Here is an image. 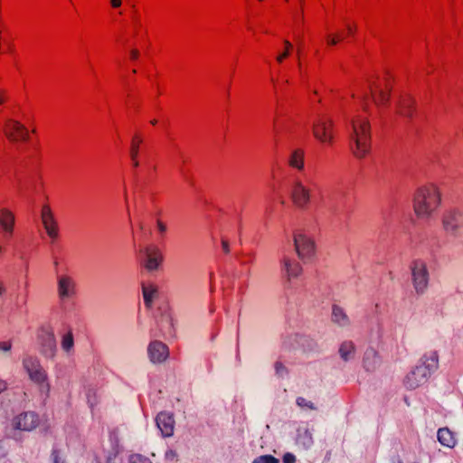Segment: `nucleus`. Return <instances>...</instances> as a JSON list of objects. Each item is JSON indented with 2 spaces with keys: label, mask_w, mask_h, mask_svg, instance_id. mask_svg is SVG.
I'll use <instances>...</instances> for the list:
<instances>
[{
  "label": "nucleus",
  "mask_w": 463,
  "mask_h": 463,
  "mask_svg": "<svg viewBox=\"0 0 463 463\" xmlns=\"http://www.w3.org/2000/svg\"><path fill=\"white\" fill-rule=\"evenodd\" d=\"M252 463H279V460L272 455H261L254 458Z\"/></svg>",
  "instance_id": "2f4dec72"
},
{
  "label": "nucleus",
  "mask_w": 463,
  "mask_h": 463,
  "mask_svg": "<svg viewBox=\"0 0 463 463\" xmlns=\"http://www.w3.org/2000/svg\"><path fill=\"white\" fill-rule=\"evenodd\" d=\"M288 165L298 170L304 168V152L301 149H296L292 151L289 158Z\"/></svg>",
  "instance_id": "b1692460"
},
{
  "label": "nucleus",
  "mask_w": 463,
  "mask_h": 463,
  "mask_svg": "<svg viewBox=\"0 0 463 463\" xmlns=\"http://www.w3.org/2000/svg\"><path fill=\"white\" fill-rule=\"evenodd\" d=\"M341 39V36L338 34L335 36L328 35L326 41L329 45H335Z\"/></svg>",
  "instance_id": "4c0bfd02"
},
{
  "label": "nucleus",
  "mask_w": 463,
  "mask_h": 463,
  "mask_svg": "<svg viewBox=\"0 0 463 463\" xmlns=\"http://www.w3.org/2000/svg\"><path fill=\"white\" fill-rule=\"evenodd\" d=\"M377 355L373 350L367 351L364 357V366L367 371L373 370L375 368Z\"/></svg>",
  "instance_id": "c85d7f7f"
},
{
  "label": "nucleus",
  "mask_w": 463,
  "mask_h": 463,
  "mask_svg": "<svg viewBox=\"0 0 463 463\" xmlns=\"http://www.w3.org/2000/svg\"><path fill=\"white\" fill-rule=\"evenodd\" d=\"M131 463H152L148 458L141 455H135L131 457Z\"/></svg>",
  "instance_id": "f704fd0d"
},
{
  "label": "nucleus",
  "mask_w": 463,
  "mask_h": 463,
  "mask_svg": "<svg viewBox=\"0 0 463 463\" xmlns=\"http://www.w3.org/2000/svg\"><path fill=\"white\" fill-rule=\"evenodd\" d=\"M156 122H157V121H156V119L151 120V124H152V125H156Z\"/></svg>",
  "instance_id": "09e8293b"
},
{
  "label": "nucleus",
  "mask_w": 463,
  "mask_h": 463,
  "mask_svg": "<svg viewBox=\"0 0 463 463\" xmlns=\"http://www.w3.org/2000/svg\"><path fill=\"white\" fill-rule=\"evenodd\" d=\"M7 388V384L4 380H0V393Z\"/></svg>",
  "instance_id": "c03bdc74"
},
{
  "label": "nucleus",
  "mask_w": 463,
  "mask_h": 463,
  "mask_svg": "<svg viewBox=\"0 0 463 463\" xmlns=\"http://www.w3.org/2000/svg\"><path fill=\"white\" fill-rule=\"evenodd\" d=\"M293 203L301 209L307 208L311 198V190L304 183L297 178L294 180L291 189Z\"/></svg>",
  "instance_id": "6e6552de"
},
{
  "label": "nucleus",
  "mask_w": 463,
  "mask_h": 463,
  "mask_svg": "<svg viewBox=\"0 0 463 463\" xmlns=\"http://www.w3.org/2000/svg\"><path fill=\"white\" fill-rule=\"evenodd\" d=\"M2 103H3V99H2V97H0V104H2Z\"/></svg>",
  "instance_id": "3c124183"
},
{
  "label": "nucleus",
  "mask_w": 463,
  "mask_h": 463,
  "mask_svg": "<svg viewBox=\"0 0 463 463\" xmlns=\"http://www.w3.org/2000/svg\"><path fill=\"white\" fill-rule=\"evenodd\" d=\"M147 354L149 360L153 364H161L166 360L169 355L168 347L160 341H153L148 345Z\"/></svg>",
  "instance_id": "ddd939ff"
},
{
  "label": "nucleus",
  "mask_w": 463,
  "mask_h": 463,
  "mask_svg": "<svg viewBox=\"0 0 463 463\" xmlns=\"http://www.w3.org/2000/svg\"><path fill=\"white\" fill-rule=\"evenodd\" d=\"M12 349L11 341H1L0 342V351L3 353H8Z\"/></svg>",
  "instance_id": "c9c22d12"
},
{
  "label": "nucleus",
  "mask_w": 463,
  "mask_h": 463,
  "mask_svg": "<svg viewBox=\"0 0 463 463\" xmlns=\"http://www.w3.org/2000/svg\"><path fill=\"white\" fill-rule=\"evenodd\" d=\"M437 436L439 442L447 448L452 449L457 444L454 433L449 428L439 429Z\"/></svg>",
  "instance_id": "4be33fe9"
},
{
  "label": "nucleus",
  "mask_w": 463,
  "mask_h": 463,
  "mask_svg": "<svg viewBox=\"0 0 463 463\" xmlns=\"http://www.w3.org/2000/svg\"><path fill=\"white\" fill-rule=\"evenodd\" d=\"M110 3L113 7L117 8L121 5L122 1L121 0H111Z\"/></svg>",
  "instance_id": "79ce46f5"
},
{
  "label": "nucleus",
  "mask_w": 463,
  "mask_h": 463,
  "mask_svg": "<svg viewBox=\"0 0 463 463\" xmlns=\"http://www.w3.org/2000/svg\"><path fill=\"white\" fill-rule=\"evenodd\" d=\"M439 203L440 195L436 186H422L414 194V212L420 218H428L438 208Z\"/></svg>",
  "instance_id": "7ed1b4c3"
},
{
  "label": "nucleus",
  "mask_w": 463,
  "mask_h": 463,
  "mask_svg": "<svg viewBox=\"0 0 463 463\" xmlns=\"http://www.w3.org/2000/svg\"><path fill=\"white\" fill-rule=\"evenodd\" d=\"M141 142H142V139L136 136L133 137V140L131 143L130 156H131L134 167H137L139 165V163L137 158V155H138L139 144Z\"/></svg>",
  "instance_id": "cd10ccee"
},
{
  "label": "nucleus",
  "mask_w": 463,
  "mask_h": 463,
  "mask_svg": "<svg viewBox=\"0 0 463 463\" xmlns=\"http://www.w3.org/2000/svg\"><path fill=\"white\" fill-rule=\"evenodd\" d=\"M283 43L285 45V51L279 53L276 58L277 61L279 63H281L286 58L289 56L290 50L293 47L291 43L288 40H284Z\"/></svg>",
  "instance_id": "7c9ffc66"
},
{
  "label": "nucleus",
  "mask_w": 463,
  "mask_h": 463,
  "mask_svg": "<svg viewBox=\"0 0 463 463\" xmlns=\"http://www.w3.org/2000/svg\"><path fill=\"white\" fill-rule=\"evenodd\" d=\"M23 367L28 373L30 380L38 384L43 392L48 393L50 385L47 383V373L40 360L36 356L25 355L23 359Z\"/></svg>",
  "instance_id": "39448f33"
},
{
  "label": "nucleus",
  "mask_w": 463,
  "mask_h": 463,
  "mask_svg": "<svg viewBox=\"0 0 463 463\" xmlns=\"http://www.w3.org/2000/svg\"><path fill=\"white\" fill-rule=\"evenodd\" d=\"M415 109V100L409 97L405 96L401 98L398 102V113L407 118H412L413 113Z\"/></svg>",
  "instance_id": "412c9836"
},
{
  "label": "nucleus",
  "mask_w": 463,
  "mask_h": 463,
  "mask_svg": "<svg viewBox=\"0 0 463 463\" xmlns=\"http://www.w3.org/2000/svg\"><path fill=\"white\" fill-rule=\"evenodd\" d=\"M371 95L373 102L377 106L385 105L388 103L390 99V90H384L382 89H379L377 92H375L373 88L371 87Z\"/></svg>",
  "instance_id": "393cba45"
},
{
  "label": "nucleus",
  "mask_w": 463,
  "mask_h": 463,
  "mask_svg": "<svg viewBox=\"0 0 463 463\" xmlns=\"http://www.w3.org/2000/svg\"><path fill=\"white\" fill-rule=\"evenodd\" d=\"M52 463H64V460L61 458L60 453L57 449L52 451Z\"/></svg>",
  "instance_id": "e433bc0d"
},
{
  "label": "nucleus",
  "mask_w": 463,
  "mask_h": 463,
  "mask_svg": "<svg viewBox=\"0 0 463 463\" xmlns=\"http://www.w3.org/2000/svg\"><path fill=\"white\" fill-rule=\"evenodd\" d=\"M40 354L47 359H53L57 352V342L51 326H42L37 334Z\"/></svg>",
  "instance_id": "423d86ee"
},
{
  "label": "nucleus",
  "mask_w": 463,
  "mask_h": 463,
  "mask_svg": "<svg viewBox=\"0 0 463 463\" xmlns=\"http://www.w3.org/2000/svg\"><path fill=\"white\" fill-rule=\"evenodd\" d=\"M302 272V268L300 264L285 256L281 260V273L287 278L288 282H290L291 279L298 278Z\"/></svg>",
  "instance_id": "dca6fc26"
},
{
  "label": "nucleus",
  "mask_w": 463,
  "mask_h": 463,
  "mask_svg": "<svg viewBox=\"0 0 463 463\" xmlns=\"http://www.w3.org/2000/svg\"><path fill=\"white\" fill-rule=\"evenodd\" d=\"M157 428L164 437H172L175 430V419L173 414L161 411L156 418Z\"/></svg>",
  "instance_id": "2eb2a0df"
},
{
  "label": "nucleus",
  "mask_w": 463,
  "mask_h": 463,
  "mask_svg": "<svg viewBox=\"0 0 463 463\" xmlns=\"http://www.w3.org/2000/svg\"><path fill=\"white\" fill-rule=\"evenodd\" d=\"M351 142L354 143L351 148L354 155L358 158L364 157L370 149V125L366 118L356 117L351 119Z\"/></svg>",
  "instance_id": "f03ea898"
},
{
  "label": "nucleus",
  "mask_w": 463,
  "mask_h": 463,
  "mask_svg": "<svg viewBox=\"0 0 463 463\" xmlns=\"http://www.w3.org/2000/svg\"><path fill=\"white\" fill-rule=\"evenodd\" d=\"M57 294L62 301L73 298L76 295L74 279L67 275L59 276L57 279Z\"/></svg>",
  "instance_id": "9b49d317"
},
{
  "label": "nucleus",
  "mask_w": 463,
  "mask_h": 463,
  "mask_svg": "<svg viewBox=\"0 0 463 463\" xmlns=\"http://www.w3.org/2000/svg\"><path fill=\"white\" fill-rule=\"evenodd\" d=\"M5 291H6V288H5V285H4V283L0 280V297H1L4 293H5Z\"/></svg>",
  "instance_id": "a18cd8bd"
},
{
  "label": "nucleus",
  "mask_w": 463,
  "mask_h": 463,
  "mask_svg": "<svg viewBox=\"0 0 463 463\" xmlns=\"http://www.w3.org/2000/svg\"><path fill=\"white\" fill-rule=\"evenodd\" d=\"M296 403L298 406H299L300 408H306V409H308V410H317L316 406L314 405V403L310 401H307L306 400L305 398L303 397H298L297 400H296Z\"/></svg>",
  "instance_id": "72a5a7b5"
},
{
  "label": "nucleus",
  "mask_w": 463,
  "mask_h": 463,
  "mask_svg": "<svg viewBox=\"0 0 463 463\" xmlns=\"http://www.w3.org/2000/svg\"><path fill=\"white\" fill-rule=\"evenodd\" d=\"M61 348L64 352L70 353L74 346V339L71 332H68L62 336Z\"/></svg>",
  "instance_id": "c756f323"
},
{
  "label": "nucleus",
  "mask_w": 463,
  "mask_h": 463,
  "mask_svg": "<svg viewBox=\"0 0 463 463\" xmlns=\"http://www.w3.org/2000/svg\"><path fill=\"white\" fill-rule=\"evenodd\" d=\"M42 221L44 229L49 237L56 239L58 237L57 222L54 219L53 213L48 205H43L42 209Z\"/></svg>",
  "instance_id": "f3484780"
},
{
  "label": "nucleus",
  "mask_w": 463,
  "mask_h": 463,
  "mask_svg": "<svg viewBox=\"0 0 463 463\" xmlns=\"http://www.w3.org/2000/svg\"><path fill=\"white\" fill-rule=\"evenodd\" d=\"M3 237H4V239H5V240H6V241H7V240H9L12 236H7V235H5V232H3Z\"/></svg>",
  "instance_id": "49530a36"
},
{
  "label": "nucleus",
  "mask_w": 463,
  "mask_h": 463,
  "mask_svg": "<svg viewBox=\"0 0 463 463\" xmlns=\"http://www.w3.org/2000/svg\"><path fill=\"white\" fill-rule=\"evenodd\" d=\"M274 368L278 377L284 378L286 375H288V369L281 362L277 361L274 364Z\"/></svg>",
  "instance_id": "473e14b6"
},
{
  "label": "nucleus",
  "mask_w": 463,
  "mask_h": 463,
  "mask_svg": "<svg viewBox=\"0 0 463 463\" xmlns=\"http://www.w3.org/2000/svg\"><path fill=\"white\" fill-rule=\"evenodd\" d=\"M438 366L439 354L437 351H430L424 354L415 367L405 376L403 380L404 386L409 390L417 389L428 382Z\"/></svg>",
  "instance_id": "f257e3e1"
},
{
  "label": "nucleus",
  "mask_w": 463,
  "mask_h": 463,
  "mask_svg": "<svg viewBox=\"0 0 463 463\" xmlns=\"http://www.w3.org/2000/svg\"><path fill=\"white\" fill-rule=\"evenodd\" d=\"M3 251V247L0 245V252Z\"/></svg>",
  "instance_id": "603ef678"
},
{
  "label": "nucleus",
  "mask_w": 463,
  "mask_h": 463,
  "mask_svg": "<svg viewBox=\"0 0 463 463\" xmlns=\"http://www.w3.org/2000/svg\"><path fill=\"white\" fill-rule=\"evenodd\" d=\"M338 353L343 361L348 362L355 356V345L352 341H345L340 345Z\"/></svg>",
  "instance_id": "5701e85b"
},
{
  "label": "nucleus",
  "mask_w": 463,
  "mask_h": 463,
  "mask_svg": "<svg viewBox=\"0 0 463 463\" xmlns=\"http://www.w3.org/2000/svg\"><path fill=\"white\" fill-rule=\"evenodd\" d=\"M411 283L418 296L426 294L430 285V272L427 263L422 260H414L411 265Z\"/></svg>",
  "instance_id": "20e7f679"
},
{
  "label": "nucleus",
  "mask_w": 463,
  "mask_h": 463,
  "mask_svg": "<svg viewBox=\"0 0 463 463\" xmlns=\"http://www.w3.org/2000/svg\"><path fill=\"white\" fill-rule=\"evenodd\" d=\"M0 228L5 235H13L14 228V215L7 208H0Z\"/></svg>",
  "instance_id": "aec40b11"
},
{
  "label": "nucleus",
  "mask_w": 463,
  "mask_h": 463,
  "mask_svg": "<svg viewBox=\"0 0 463 463\" xmlns=\"http://www.w3.org/2000/svg\"><path fill=\"white\" fill-rule=\"evenodd\" d=\"M142 293L146 307H151L153 300L156 295V289L152 286H144L142 288Z\"/></svg>",
  "instance_id": "bb28decb"
},
{
  "label": "nucleus",
  "mask_w": 463,
  "mask_h": 463,
  "mask_svg": "<svg viewBox=\"0 0 463 463\" xmlns=\"http://www.w3.org/2000/svg\"><path fill=\"white\" fill-rule=\"evenodd\" d=\"M39 424V419L36 413L27 411L19 414L13 420L14 429L24 431H31Z\"/></svg>",
  "instance_id": "f8f14e48"
},
{
  "label": "nucleus",
  "mask_w": 463,
  "mask_h": 463,
  "mask_svg": "<svg viewBox=\"0 0 463 463\" xmlns=\"http://www.w3.org/2000/svg\"><path fill=\"white\" fill-rule=\"evenodd\" d=\"M4 95V90H0V97Z\"/></svg>",
  "instance_id": "8fccbe9b"
},
{
  "label": "nucleus",
  "mask_w": 463,
  "mask_h": 463,
  "mask_svg": "<svg viewBox=\"0 0 463 463\" xmlns=\"http://www.w3.org/2000/svg\"><path fill=\"white\" fill-rule=\"evenodd\" d=\"M314 443L308 423L303 422L297 429L296 444L304 449H308Z\"/></svg>",
  "instance_id": "a211bd4d"
},
{
  "label": "nucleus",
  "mask_w": 463,
  "mask_h": 463,
  "mask_svg": "<svg viewBox=\"0 0 463 463\" xmlns=\"http://www.w3.org/2000/svg\"><path fill=\"white\" fill-rule=\"evenodd\" d=\"M294 244L298 256L303 260H310L315 253L314 241L303 234L295 235Z\"/></svg>",
  "instance_id": "9d476101"
},
{
  "label": "nucleus",
  "mask_w": 463,
  "mask_h": 463,
  "mask_svg": "<svg viewBox=\"0 0 463 463\" xmlns=\"http://www.w3.org/2000/svg\"><path fill=\"white\" fill-rule=\"evenodd\" d=\"M222 247L224 253L228 254L230 252V245L229 242L225 240L222 241Z\"/></svg>",
  "instance_id": "a19ab883"
},
{
  "label": "nucleus",
  "mask_w": 463,
  "mask_h": 463,
  "mask_svg": "<svg viewBox=\"0 0 463 463\" xmlns=\"http://www.w3.org/2000/svg\"><path fill=\"white\" fill-rule=\"evenodd\" d=\"M145 255H146V261H145V268L148 270V271H155L156 270L162 260H163V256L159 250L158 248L156 247H153V248H146L145 250Z\"/></svg>",
  "instance_id": "6ab92c4d"
},
{
  "label": "nucleus",
  "mask_w": 463,
  "mask_h": 463,
  "mask_svg": "<svg viewBox=\"0 0 463 463\" xmlns=\"http://www.w3.org/2000/svg\"><path fill=\"white\" fill-rule=\"evenodd\" d=\"M296 457L291 453H286L283 457L284 463H295Z\"/></svg>",
  "instance_id": "58836bf2"
},
{
  "label": "nucleus",
  "mask_w": 463,
  "mask_h": 463,
  "mask_svg": "<svg viewBox=\"0 0 463 463\" xmlns=\"http://www.w3.org/2000/svg\"><path fill=\"white\" fill-rule=\"evenodd\" d=\"M332 320L340 326H345L349 324V319L344 310L337 307L334 306L332 309Z\"/></svg>",
  "instance_id": "a878e982"
},
{
  "label": "nucleus",
  "mask_w": 463,
  "mask_h": 463,
  "mask_svg": "<svg viewBox=\"0 0 463 463\" xmlns=\"http://www.w3.org/2000/svg\"><path fill=\"white\" fill-rule=\"evenodd\" d=\"M442 227L449 235L459 236L463 230V209L453 208L446 211L442 217Z\"/></svg>",
  "instance_id": "0eeeda50"
},
{
  "label": "nucleus",
  "mask_w": 463,
  "mask_h": 463,
  "mask_svg": "<svg viewBox=\"0 0 463 463\" xmlns=\"http://www.w3.org/2000/svg\"><path fill=\"white\" fill-rule=\"evenodd\" d=\"M156 227H157L158 232L161 234H165V233L167 228H166V225L162 221L157 220Z\"/></svg>",
  "instance_id": "ea45409f"
},
{
  "label": "nucleus",
  "mask_w": 463,
  "mask_h": 463,
  "mask_svg": "<svg viewBox=\"0 0 463 463\" xmlns=\"http://www.w3.org/2000/svg\"><path fill=\"white\" fill-rule=\"evenodd\" d=\"M334 123L329 118H321L313 124V134L322 143H330L333 140Z\"/></svg>",
  "instance_id": "1a4fd4ad"
},
{
  "label": "nucleus",
  "mask_w": 463,
  "mask_h": 463,
  "mask_svg": "<svg viewBox=\"0 0 463 463\" xmlns=\"http://www.w3.org/2000/svg\"><path fill=\"white\" fill-rule=\"evenodd\" d=\"M5 135L11 141L19 139L26 141L29 138L27 128L20 122L13 119H8L6 122Z\"/></svg>",
  "instance_id": "4468645a"
},
{
  "label": "nucleus",
  "mask_w": 463,
  "mask_h": 463,
  "mask_svg": "<svg viewBox=\"0 0 463 463\" xmlns=\"http://www.w3.org/2000/svg\"><path fill=\"white\" fill-rule=\"evenodd\" d=\"M347 31H348L349 33H352V32H353L352 27L348 25L347 26Z\"/></svg>",
  "instance_id": "de8ad7c7"
},
{
  "label": "nucleus",
  "mask_w": 463,
  "mask_h": 463,
  "mask_svg": "<svg viewBox=\"0 0 463 463\" xmlns=\"http://www.w3.org/2000/svg\"><path fill=\"white\" fill-rule=\"evenodd\" d=\"M130 55L133 60H136L138 58L139 52L137 50L134 49L130 52Z\"/></svg>",
  "instance_id": "37998d69"
}]
</instances>
